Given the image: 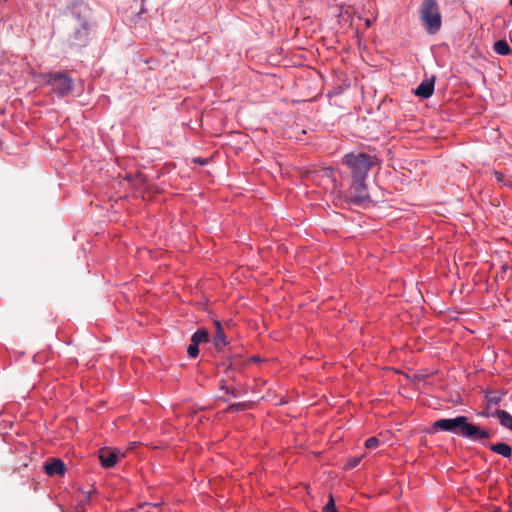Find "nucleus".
Instances as JSON below:
<instances>
[{
	"mask_svg": "<svg viewBox=\"0 0 512 512\" xmlns=\"http://www.w3.org/2000/svg\"><path fill=\"white\" fill-rule=\"evenodd\" d=\"M437 431L450 432L482 445L492 437L490 429L469 422L466 416L438 419L432 424L430 433Z\"/></svg>",
	"mask_w": 512,
	"mask_h": 512,
	"instance_id": "obj_1",
	"label": "nucleus"
},
{
	"mask_svg": "<svg viewBox=\"0 0 512 512\" xmlns=\"http://www.w3.org/2000/svg\"><path fill=\"white\" fill-rule=\"evenodd\" d=\"M342 162L351 179H366L369 171L380 163L376 155L365 152L348 153L344 155Z\"/></svg>",
	"mask_w": 512,
	"mask_h": 512,
	"instance_id": "obj_2",
	"label": "nucleus"
},
{
	"mask_svg": "<svg viewBox=\"0 0 512 512\" xmlns=\"http://www.w3.org/2000/svg\"><path fill=\"white\" fill-rule=\"evenodd\" d=\"M419 19L428 34H436L442 26V16L437 0H423L419 6Z\"/></svg>",
	"mask_w": 512,
	"mask_h": 512,
	"instance_id": "obj_3",
	"label": "nucleus"
},
{
	"mask_svg": "<svg viewBox=\"0 0 512 512\" xmlns=\"http://www.w3.org/2000/svg\"><path fill=\"white\" fill-rule=\"evenodd\" d=\"M43 79L59 97L67 96L72 91L73 79L67 73L51 72L45 74Z\"/></svg>",
	"mask_w": 512,
	"mask_h": 512,
	"instance_id": "obj_4",
	"label": "nucleus"
},
{
	"mask_svg": "<svg viewBox=\"0 0 512 512\" xmlns=\"http://www.w3.org/2000/svg\"><path fill=\"white\" fill-rule=\"evenodd\" d=\"M69 40L73 44H84L88 38L89 23L86 16L73 14L69 20Z\"/></svg>",
	"mask_w": 512,
	"mask_h": 512,
	"instance_id": "obj_5",
	"label": "nucleus"
},
{
	"mask_svg": "<svg viewBox=\"0 0 512 512\" xmlns=\"http://www.w3.org/2000/svg\"><path fill=\"white\" fill-rule=\"evenodd\" d=\"M347 198L355 205L371 202L366 179H351V184L347 190Z\"/></svg>",
	"mask_w": 512,
	"mask_h": 512,
	"instance_id": "obj_6",
	"label": "nucleus"
},
{
	"mask_svg": "<svg viewBox=\"0 0 512 512\" xmlns=\"http://www.w3.org/2000/svg\"><path fill=\"white\" fill-rule=\"evenodd\" d=\"M120 451L111 448H102L99 450V460L103 467L112 468L119 458Z\"/></svg>",
	"mask_w": 512,
	"mask_h": 512,
	"instance_id": "obj_7",
	"label": "nucleus"
},
{
	"mask_svg": "<svg viewBox=\"0 0 512 512\" xmlns=\"http://www.w3.org/2000/svg\"><path fill=\"white\" fill-rule=\"evenodd\" d=\"M43 468H44V471L49 476L63 475L66 470L64 462L58 458H52L50 461H47L44 464Z\"/></svg>",
	"mask_w": 512,
	"mask_h": 512,
	"instance_id": "obj_8",
	"label": "nucleus"
},
{
	"mask_svg": "<svg viewBox=\"0 0 512 512\" xmlns=\"http://www.w3.org/2000/svg\"><path fill=\"white\" fill-rule=\"evenodd\" d=\"M434 83V77L423 80L415 90V94L422 98H429L434 92Z\"/></svg>",
	"mask_w": 512,
	"mask_h": 512,
	"instance_id": "obj_9",
	"label": "nucleus"
},
{
	"mask_svg": "<svg viewBox=\"0 0 512 512\" xmlns=\"http://www.w3.org/2000/svg\"><path fill=\"white\" fill-rule=\"evenodd\" d=\"M214 324L216 327L214 345L218 351H221L227 345L228 342L221 323L219 321H215Z\"/></svg>",
	"mask_w": 512,
	"mask_h": 512,
	"instance_id": "obj_10",
	"label": "nucleus"
},
{
	"mask_svg": "<svg viewBox=\"0 0 512 512\" xmlns=\"http://www.w3.org/2000/svg\"><path fill=\"white\" fill-rule=\"evenodd\" d=\"M489 448L492 452L497 453L504 458H510L512 455V447L503 442L492 444Z\"/></svg>",
	"mask_w": 512,
	"mask_h": 512,
	"instance_id": "obj_11",
	"label": "nucleus"
},
{
	"mask_svg": "<svg viewBox=\"0 0 512 512\" xmlns=\"http://www.w3.org/2000/svg\"><path fill=\"white\" fill-rule=\"evenodd\" d=\"M492 416L497 417L500 424L512 431V415L505 410H496Z\"/></svg>",
	"mask_w": 512,
	"mask_h": 512,
	"instance_id": "obj_12",
	"label": "nucleus"
},
{
	"mask_svg": "<svg viewBox=\"0 0 512 512\" xmlns=\"http://www.w3.org/2000/svg\"><path fill=\"white\" fill-rule=\"evenodd\" d=\"M494 51L499 55H509L511 53L510 46L506 40H498L494 43Z\"/></svg>",
	"mask_w": 512,
	"mask_h": 512,
	"instance_id": "obj_13",
	"label": "nucleus"
},
{
	"mask_svg": "<svg viewBox=\"0 0 512 512\" xmlns=\"http://www.w3.org/2000/svg\"><path fill=\"white\" fill-rule=\"evenodd\" d=\"M208 338V332L206 330L199 329L192 335L191 341L199 345L200 343L207 342Z\"/></svg>",
	"mask_w": 512,
	"mask_h": 512,
	"instance_id": "obj_14",
	"label": "nucleus"
},
{
	"mask_svg": "<svg viewBox=\"0 0 512 512\" xmlns=\"http://www.w3.org/2000/svg\"><path fill=\"white\" fill-rule=\"evenodd\" d=\"M322 512H337L335 501L332 495H329V500L327 504L323 507Z\"/></svg>",
	"mask_w": 512,
	"mask_h": 512,
	"instance_id": "obj_15",
	"label": "nucleus"
},
{
	"mask_svg": "<svg viewBox=\"0 0 512 512\" xmlns=\"http://www.w3.org/2000/svg\"><path fill=\"white\" fill-rule=\"evenodd\" d=\"M199 345L195 344L194 342L191 341L190 345L188 346L187 348V353L190 357L192 358H195L198 356L199 354V348H198Z\"/></svg>",
	"mask_w": 512,
	"mask_h": 512,
	"instance_id": "obj_16",
	"label": "nucleus"
},
{
	"mask_svg": "<svg viewBox=\"0 0 512 512\" xmlns=\"http://www.w3.org/2000/svg\"><path fill=\"white\" fill-rule=\"evenodd\" d=\"M247 406L248 405L246 403H234V404H231L227 408V411H229V412L242 411V410H245L247 408Z\"/></svg>",
	"mask_w": 512,
	"mask_h": 512,
	"instance_id": "obj_17",
	"label": "nucleus"
},
{
	"mask_svg": "<svg viewBox=\"0 0 512 512\" xmlns=\"http://www.w3.org/2000/svg\"><path fill=\"white\" fill-rule=\"evenodd\" d=\"M379 445V440L376 437H370L365 441V446L368 449L376 448Z\"/></svg>",
	"mask_w": 512,
	"mask_h": 512,
	"instance_id": "obj_18",
	"label": "nucleus"
},
{
	"mask_svg": "<svg viewBox=\"0 0 512 512\" xmlns=\"http://www.w3.org/2000/svg\"><path fill=\"white\" fill-rule=\"evenodd\" d=\"M361 457H353V458H350L346 464V468L347 469H353L355 467H357L359 465V463L361 462Z\"/></svg>",
	"mask_w": 512,
	"mask_h": 512,
	"instance_id": "obj_19",
	"label": "nucleus"
},
{
	"mask_svg": "<svg viewBox=\"0 0 512 512\" xmlns=\"http://www.w3.org/2000/svg\"><path fill=\"white\" fill-rule=\"evenodd\" d=\"M494 176H495V179H496V181H497L498 183H501V184L506 185V183H505V181H504L505 177H504V175H503L502 173H500V172H498V171H495V172H494Z\"/></svg>",
	"mask_w": 512,
	"mask_h": 512,
	"instance_id": "obj_20",
	"label": "nucleus"
},
{
	"mask_svg": "<svg viewBox=\"0 0 512 512\" xmlns=\"http://www.w3.org/2000/svg\"><path fill=\"white\" fill-rule=\"evenodd\" d=\"M91 494H92V491L87 492L85 499L82 501V503H83L82 505H84L90 501Z\"/></svg>",
	"mask_w": 512,
	"mask_h": 512,
	"instance_id": "obj_21",
	"label": "nucleus"
},
{
	"mask_svg": "<svg viewBox=\"0 0 512 512\" xmlns=\"http://www.w3.org/2000/svg\"><path fill=\"white\" fill-rule=\"evenodd\" d=\"M499 400H500V398H499V397H491V398L489 399V401H490L491 403H494V404H497V403L499 402Z\"/></svg>",
	"mask_w": 512,
	"mask_h": 512,
	"instance_id": "obj_22",
	"label": "nucleus"
},
{
	"mask_svg": "<svg viewBox=\"0 0 512 512\" xmlns=\"http://www.w3.org/2000/svg\"><path fill=\"white\" fill-rule=\"evenodd\" d=\"M75 512H86L83 505L78 506Z\"/></svg>",
	"mask_w": 512,
	"mask_h": 512,
	"instance_id": "obj_23",
	"label": "nucleus"
},
{
	"mask_svg": "<svg viewBox=\"0 0 512 512\" xmlns=\"http://www.w3.org/2000/svg\"><path fill=\"white\" fill-rule=\"evenodd\" d=\"M250 361H259V359H258L257 357H255V356H254V357H251V358H250Z\"/></svg>",
	"mask_w": 512,
	"mask_h": 512,
	"instance_id": "obj_24",
	"label": "nucleus"
},
{
	"mask_svg": "<svg viewBox=\"0 0 512 512\" xmlns=\"http://www.w3.org/2000/svg\"><path fill=\"white\" fill-rule=\"evenodd\" d=\"M234 365H236V361H233L230 363V366H234Z\"/></svg>",
	"mask_w": 512,
	"mask_h": 512,
	"instance_id": "obj_25",
	"label": "nucleus"
},
{
	"mask_svg": "<svg viewBox=\"0 0 512 512\" xmlns=\"http://www.w3.org/2000/svg\"><path fill=\"white\" fill-rule=\"evenodd\" d=\"M510 5L512 6V0L509 1Z\"/></svg>",
	"mask_w": 512,
	"mask_h": 512,
	"instance_id": "obj_26",
	"label": "nucleus"
}]
</instances>
